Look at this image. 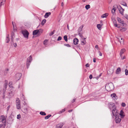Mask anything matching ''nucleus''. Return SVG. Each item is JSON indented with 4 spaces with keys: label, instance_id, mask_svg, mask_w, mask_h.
<instances>
[{
    "label": "nucleus",
    "instance_id": "nucleus-1",
    "mask_svg": "<svg viewBox=\"0 0 128 128\" xmlns=\"http://www.w3.org/2000/svg\"><path fill=\"white\" fill-rule=\"evenodd\" d=\"M114 86L113 84L112 83H110L108 84L106 86V88L107 90L110 92L112 90L114 89Z\"/></svg>",
    "mask_w": 128,
    "mask_h": 128
},
{
    "label": "nucleus",
    "instance_id": "nucleus-2",
    "mask_svg": "<svg viewBox=\"0 0 128 128\" xmlns=\"http://www.w3.org/2000/svg\"><path fill=\"white\" fill-rule=\"evenodd\" d=\"M84 27V25H82L80 26L79 28V29H78V35H79V36L80 37H81L82 38V39H83L84 40H85L86 39V38H82V28Z\"/></svg>",
    "mask_w": 128,
    "mask_h": 128
},
{
    "label": "nucleus",
    "instance_id": "nucleus-3",
    "mask_svg": "<svg viewBox=\"0 0 128 128\" xmlns=\"http://www.w3.org/2000/svg\"><path fill=\"white\" fill-rule=\"evenodd\" d=\"M16 108L18 109H20L21 108L20 104V100L18 98L16 99Z\"/></svg>",
    "mask_w": 128,
    "mask_h": 128
},
{
    "label": "nucleus",
    "instance_id": "nucleus-4",
    "mask_svg": "<svg viewBox=\"0 0 128 128\" xmlns=\"http://www.w3.org/2000/svg\"><path fill=\"white\" fill-rule=\"evenodd\" d=\"M108 105L109 108L110 110H113L116 108L115 104L113 103H110L108 104Z\"/></svg>",
    "mask_w": 128,
    "mask_h": 128
},
{
    "label": "nucleus",
    "instance_id": "nucleus-5",
    "mask_svg": "<svg viewBox=\"0 0 128 128\" xmlns=\"http://www.w3.org/2000/svg\"><path fill=\"white\" fill-rule=\"evenodd\" d=\"M22 76V74L21 73H18L16 74L15 76L16 80L18 81L20 78Z\"/></svg>",
    "mask_w": 128,
    "mask_h": 128
},
{
    "label": "nucleus",
    "instance_id": "nucleus-6",
    "mask_svg": "<svg viewBox=\"0 0 128 128\" xmlns=\"http://www.w3.org/2000/svg\"><path fill=\"white\" fill-rule=\"evenodd\" d=\"M22 33L24 37L27 38L28 37L29 33L26 30H23Z\"/></svg>",
    "mask_w": 128,
    "mask_h": 128
},
{
    "label": "nucleus",
    "instance_id": "nucleus-7",
    "mask_svg": "<svg viewBox=\"0 0 128 128\" xmlns=\"http://www.w3.org/2000/svg\"><path fill=\"white\" fill-rule=\"evenodd\" d=\"M112 113L114 116H117V110L116 109V108L113 109L112 110Z\"/></svg>",
    "mask_w": 128,
    "mask_h": 128
},
{
    "label": "nucleus",
    "instance_id": "nucleus-8",
    "mask_svg": "<svg viewBox=\"0 0 128 128\" xmlns=\"http://www.w3.org/2000/svg\"><path fill=\"white\" fill-rule=\"evenodd\" d=\"M1 122L3 124H6V120L5 116H2L1 117Z\"/></svg>",
    "mask_w": 128,
    "mask_h": 128
},
{
    "label": "nucleus",
    "instance_id": "nucleus-9",
    "mask_svg": "<svg viewBox=\"0 0 128 128\" xmlns=\"http://www.w3.org/2000/svg\"><path fill=\"white\" fill-rule=\"evenodd\" d=\"M116 118L115 119V121L117 123H118L120 122L121 119L119 118L118 116H116Z\"/></svg>",
    "mask_w": 128,
    "mask_h": 128
},
{
    "label": "nucleus",
    "instance_id": "nucleus-10",
    "mask_svg": "<svg viewBox=\"0 0 128 128\" xmlns=\"http://www.w3.org/2000/svg\"><path fill=\"white\" fill-rule=\"evenodd\" d=\"M118 7L120 13L122 15L124 16V15L123 14L124 9L122 8L121 6H119Z\"/></svg>",
    "mask_w": 128,
    "mask_h": 128
},
{
    "label": "nucleus",
    "instance_id": "nucleus-11",
    "mask_svg": "<svg viewBox=\"0 0 128 128\" xmlns=\"http://www.w3.org/2000/svg\"><path fill=\"white\" fill-rule=\"evenodd\" d=\"M111 96L114 100H117L118 98L116 94L115 93H113L111 94Z\"/></svg>",
    "mask_w": 128,
    "mask_h": 128
},
{
    "label": "nucleus",
    "instance_id": "nucleus-12",
    "mask_svg": "<svg viewBox=\"0 0 128 128\" xmlns=\"http://www.w3.org/2000/svg\"><path fill=\"white\" fill-rule=\"evenodd\" d=\"M117 19L119 22L121 24V26H124V22L123 20H122L120 18L118 17L117 18Z\"/></svg>",
    "mask_w": 128,
    "mask_h": 128
},
{
    "label": "nucleus",
    "instance_id": "nucleus-13",
    "mask_svg": "<svg viewBox=\"0 0 128 128\" xmlns=\"http://www.w3.org/2000/svg\"><path fill=\"white\" fill-rule=\"evenodd\" d=\"M63 123H60L56 126V128H62L64 125Z\"/></svg>",
    "mask_w": 128,
    "mask_h": 128
},
{
    "label": "nucleus",
    "instance_id": "nucleus-14",
    "mask_svg": "<svg viewBox=\"0 0 128 128\" xmlns=\"http://www.w3.org/2000/svg\"><path fill=\"white\" fill-rule=\"evenodd\" d=\"M114 72V70L112 69H110L107 71V73L109 75H111Z\"/></svg>",
    "mask_w": 128,
    "mask_h": 128
},
{
    "label": "nucleus",
    "instance_id": "nucleus-15",
    "mask_svg": "<svg viewBox=\"0 0 128 128\" xmlns=\"http://www.w3.org/2000/svg\"><path fill=\"white\" fill-rule=\"evenodd\" d=\"M126 51V49L125 48H122L120 50V56H122V54L123 53H124V52H125Z\"/></svg>",
    "mask_w": 128,
    "mask_h": 128
},
{
    "label": "nucleus",
    "instance_id": "nucleus-16",
    "mask_svg": "<svg viewBox=\"0 0 128 128\" xmlns=\"http://www.w3.org/2000/svg\"><path fill=\"white\" fill-rule=\"evenodd\" d=\"M112 21L113 22L114 24V26L115 27L117 26V25L116 23V20L114 18H112Z\"/></svg>",
    "mask_w": 128,
    "mask_h": 128
},
{
    "label": "nucleus",
    "instance_id": "nucleus-17",
    "mask_svg": "<svg viewBox=\"0 0 128 128\" xmlns=\"http://www.w3.org/2000/svg\"><path fill=\"white\" fill-rule=\"evenodd\" d=\"M103 25L102 24H98L97 25V27L99 30H100L101 29V27Z\"/></svg>",
    "mask_w": 128,
    "mask_h": 128
},
{
    "label": "nucleus",
    "instance_id": "nucleus-18",
    "mask_svg": "<svg viewBox=\"0 0 128 128\" xmlns=\"http://www.w3.org/2000/svg\"><path fill=\"white\" fill-rule=\"evenodd\" d=\"M51 14V13L50 12H46V13L45 15H44V18H48L49 16Z\"/></svg>",
    "mask_w": 128,
    "mask_h": 128
},
{
    "label": "nucleus",
    "instance_id": "nucleus-19",
    "mask_svg": "<svg viewBox=\"0 0 128 128\" xmlns=\"http://www.w3.org/2000/svg\"><path fill=\"white\" fill-rule=\"evenodd\" d=\"M108 13H106L105 14H103L101 16V17L102 18L106 17L108 16Z\"/></svg>",
    "mask_w": 128,
    "mask_h": 128
},
{
    "label": "nucleus",
    "instance_id": "nucleus-20",
    "mask_svg": "<svg viewBox=\"0 0 128 128\" xmlns=\"http://www.w3.org/2000/svg\"><path fill=\"white\" fill-rule=\"evenodd\" d=\"M121 72V69L120 68L118 67L116 71V74H120Z\"/></svg>",
    "mask_w": 128,
    "mask_h": 128
},
{
    "label": "nucleus",
    "instance_id": "nucleus-21",
    "mask_svg": "<svg viewBox=\"0 0 128 128\" xmlns=\"http://www.w3.org/2000/svg\"><path fill=\"white\" fill-rule=\"evenodd\" d=\"M124 112L122 110H121L120 112V114L122 118H123L124 117Z\"/></svg>",
    "mask_w": 128,
    "mask_h": 128
},
{
    "label": "nucleus",
    "instance_id": "nucleus-22",
    "mask_svg": "<svg viewBox=\"0 0 128 128\" xmlns=\"http://www.w3.org/2000/svg\"><path fill=\"white\" fill-rule=\"evenodd\" d=\"M32 60V58L31 56H30V57L27 59V61L31 62V61Z\"/></svg>",
    "mask_w": 128,
    "mask_h": 128
},
{
    "label": "nucleus",
    "instance_id": "nucleus-23",
    "mask_svg": "<svg viewBox=\"0 0 128 128\" xmlns=\"http://www.w3.org/2000/svg\"><path fill=\"white\" fill-rule=\"evenodd\" d=\"M38 34H39L38 32V30H34L33 32V35H36Z\"/></svg>",
    "mask_w": 128,
    "mask_h": 128
},
{
    "label": "nucleus",
    "instance_id": "nucleus-24",
    "mask_svg": "<svg viewBox=\"0 0 128 128\" xmlns=\"http://www.w3.org/2000/svg\"><path fill=\"white\" fill-rule=\"evenodd\" d=\"M5 83L4 84V86H5V89H6V87H7L8 84V82L6 80H5Z\"/></svg>",
    "mask_w": 128,
    "mask_h": 128
},
{
    "label": "nucleus",
    "instance_id": "nucleus-25",
    "mask_svg": "<svg viewBox=\"0 0 128 128\" xmlns=\"http://www.w3.org/2000/svg\"><path fill=\"white\" fill-rule=\"evenodd\" d=\"M46 20L45 19H44L41 22L42 25V26L44 25V24L46 22Z\"/></svg>",
    "mask_w": 128,
    "mask_h": 128
},
{
    "label": "nucleus",
    "instance_id": "nucleus-26",
    "mask_svg": "<svg viewBox=\"0 0 128 128\" xmlns=\"http://www.w3.org/2000/svg\"><path fill=\"white\" fill-rule=\"evenodd\" d=\"M43 31V30L42 29H41L38 30V32L39 34H40L41 33H42Z\"/></svg>",
    "mask_w": 128,
    "mask_h": 128
},
{
    "label": "nucleus",
    "instance_id": "nucleus-27",
    "mask_svg": "<svg viewBox=\"0 0 128 128\" xmlns=\"http://www.w3.org/2000/svg\"><path fill=\"white\" fill-rule=\"evenodd\" d=\"M14 32H12L11 34V38L12 40L14 38Z\"/></svg>",
    "mask_w": 128,
    "mask_h": 128
},
{
    "label": "nucleus",
    "instance_id": "nucleus-28",
    "mask_svg": "<svg viewBox=\"0 0 128 128\" xmlns=\"http://www.w3.org/2000/svg\"><path fill=\"white\" fill-rule=\"evenodd\" d=\"M51 114H49L48 116H46L44 117V119L45 120H46L48 119L51 116Z\"/></svg>",
    "mask_w": 128,
    "mask_h": 128
},
{
    "label": "nucleus",
    "instance_id": "nucleus-29",
    "mask_svg": "<svg viewBox=\"0 0 128 128\" xmlns=\"http://www.w3.org/2000/svg\"><path fill=\"white\" fill-rule=\"evenodd\" d=\"M40 114L42 116H45L46 115V114L45 112H40Z\"/></svg>",
    "mask_w": 128,
    "mask_h": 128
},
{
    "label": "nucleus",
    "instance_id": "nucleus-30",
    "mask_svg": "<svg viewBox=\"0 0 128 128\" xmlns=\"http://www.w3.org/2000/svg\"><path fill=\"white\" fill-rule=\"evenodd\" d=\"M6 126V124H0V128H1L2 126H3V128H4Z\"/></svg>",
    "mask_w": 128,
    "mask_h": 128
},
{
    "label": "nucleus",
    "instance_id": "nucleus-31",
    "mask_svg": "<svg viewBox=\"0 0 128 128\" xmlns=\"http://www.w3.org/2000/svg\"><path fill=\"white\" fill-rule=\"evenodd\" d=\"M31 62L27 61V63H26V65L27 66V68H28L29 67L30 65V63Z\"/></svg>",
    "mask_w": 128,
    "mask_h": 128
},
{
    "label": "nucleus",
    "instance_id": "nucleus-32",
    "mask_svg": "<svg viewBox=\"0 0 128 128\" xmlns=\"http://www.w3.org/2000/svg\"><path fill=\"white\" fill-rule=\"evenodd\" d=\"M85 8L87 10H88L90 8V6L89 5H87L85 6Z\"/></svg>",
    "mask_w": 128,
    "mask_h": 128
},
{
    "label": "nucleus",
    "instance_id": "nucleus-33",
    "mask_svg": "<svg viewBox=\"0 0 128 128\" xmlns=\"http://www.w3.org/2000/svg\"><path fill=\"white\" fill-rule=\"evenodd\" d=\"M74 38V37L73 36H69V37L68 38L69 40H73V38Z\"/></svg>",
    "mask_w": 128,
    "mask_h": 128
},
{
    "label": "nucleus",
    "instance_id": "nucleus-34",
    "mask_svg": "<svg viewBox=\"0 0 128 128\" xmlns=\"http://www.w3.org/2000/svg\"><path fill=\"white\" fill-rule=\"evenodd\" d=\"M78 40H73V42L74 44H76L78 43Z\"/></svg>",
    "mask_w": 128,
    "mask_h": 128
},
{
    "label": "nucleus",
    "instance_id": "nucleus-35",
    "mask_svg": "<svg viewBox=\"0 0 128 128\" xmlns=\"http://www.w3.org/2000/svg\"><path fill=\"white\" fill-rule=\"evenodd\" d=\"M124 16L126 19L128 20V15L127 14H124Z\"/></svg>",
    "mask_w": 128,
    "mask_h": 128
},
{
    "label": "nucleus",
    "instance_id": "nucleus-36",
    "mask_svg": "<svg viewBox=\"0 0 128 128\" xmlns=\"http://www.w3.org/2000/svg\"><path fill=\"white\" fill-rule=\"evenodd\" d=\"M55 31V30H54L53 32H51L50 33L49 35L50 36L54 34Z\"/></svg>",
    "mask_w": 128,
    "mask_h": 128
},
{
    "label": "nucleus",
    "instance_id": "nucleus-37",
    "mask_svg": "<svg viewBox=\"0 0 128 128\" xmlns=\"http://www.w3.org/2000/svg\"><path fill=\"white\" fill-rule=\"evenodd\" d=\"M43 44L45 45H47L48 44V40H44Z\"/></svg>",
    "mask_w": 128,
    "mask_h": 128
},
{
    "label": "nucleus",
    "instance_id": "nucleus-38",
    "mask_svg": "<svg viewBox=\"0 0 128 128\" xmlns=\"http://www.w3.org/2000/svg\"><path fill=\"white\" fill-rule=\"evenodd\" d=\"M125 74L126 75H128V70L126 69L125 70Z\"/></svg>",
    "mask_w": 128,
    "mask_h": 128
},
{
    "label": "nucleus",
    "instance_id": "nucleus-39",
    "mask_svg": "<svg viewBox=\"0 0 128 128\" xmlns=\"http://www.w3.org/2000/svg\"><path fill=\"white\" fill-rule=\"evenodd\" d=\"M126 30V29L125 28H122L120 29V30L122 31H124Z\"/></svg>",
    "mask_w": 128,
    "mask_h": 128
},
{
    "label": "nucleus",
    "instance_id": "nucleus-40",
    "mask_svg": "<svg viewBox=\"0 0 128 128\" xmlns=\"http://www.w3.org/2000/svg\"><path fill=\"white\" fill-rule=\"evenodd\" d=\"M86 43V40L82 41L81 42V44L84 45V44Z\"/></svg>",
    "mask_w": 128,
    "mask_h": 128
},
{
    "label": "nucleus",
    "instance_id": "nucleus-41",
    "mask_svg": "<svg viewBox=\"0 0 128 128\" xmlns=\"http://www.w3.org/2000/svg\"><path fill=\"white\" fill-rule=\"evenodd\" d=\"M64 40H68L67 36V35H65L64 36Z\"/></svg>",
    "mask_w": 128,
    "mask_h": 128
},
{
    "label": "nucleus",
    "instance_id": "nucleus-42",
    "mask_svg": "<svg viewBox=\"0 0 128 128\" xmlns=\"http://www.w3.org/2000/svg\"><path fill=\"white\" fill-rule=\"evenodd\" d=\"M122 4L125 6H127L126 4L124 2H123Z\"/></svg>",
    "mask_w": 128,
    "mask_h": 128
},
{
    "label": "nucleus",
    "instance_id": "nucleus-43",
    "mask_svg": "<svg viewBox=\"0 0 128 128\" xmlns=\"http://www.w3.org/2000/svg\"><path fill=\"white\" fill-rule=\"evenodd\" d=\"M4 91L3 93V96H2V98H4L5 94V92L6 90H4Z\"/></svg>",
    "mask_w": 128,
    "mask_h": 128
},
{
    "label": "nucleus",
    "instance_id": "nucleus-44",
    "mask_svg": "<svg viewBox=\"0 0 128 128\" xmlns=\"http://www.w3.org/2000/svg\"><path fill=\"white\" fill-rule=\"evenodd\" d=\"M118 42H119L121 44H123L124 43V40H121L120 41L118 40Z\"/></svg>",
    "mask_w": 128,
    "mask_h": 128
},
{
    "label": "nucleus",
    "instance_id": "nucleus-45",
    "mask_svg": "<svg viewBox=\"0 0 128 128\" xmlns=\"http://www.w3.org/2000/svg\"><path fill=\"white\" fill-rule=\"evenodd\" d=\"M21 99L22 100H24V101L25 100V98L23 95H22V96L21 97Z\"/></svg>",
    "mask_w": 128,
    "mask_h": 128
},
{
    "label": "nucleus",
    "instance_id": "nucleus-46",
    "mask_svg": "<svg viewBox=\"0 0 128 128\" xmlns=\"http://www.w3.org/2000/svg\"><path fill=\"white\" fill-rule=\"evenodd\" d=\"M21 117L20 115L18 114L17 115V118L18 119H19Z\"/></svg>",
    "mask_w": 128,
    "mask_h": 128
},
{
    "label": "nucleus",
    "instance_id": "nucleus-47",
    "mask_svg": "<svg viewBox=\"0 0 128 128\" xmlns=\"http://www.w3.org/2000/svg\"><path fill=\"white\" fill-rule=\"evenodd\" d=\"M13 45L15 48H16L17 46V44L16 43H13Z\"/></svg>",
    "mask_w": 128,
    "mask_h": 128
},
{
    "label": "nucleus",
    "instance_id": "nucleus-48",
    "mask_svg": "<svg viewBox=\"0 0 128 128\" xmlns=\"http://www.w3.org/2000/svg\"><path fill=\"white\" fill-rule=\"evenodd\" d=\"M12 24L13 26L14 30V31H15L16 30V29L14 28V26L13 22H12Z\"/></svg>",
    "mask_w": 128,
    "mask_h": 128
},
{
    "label": "nucleus",
    "instance_id": "nucleus-49",
    "mask_svg": "<svg viewBox=\"0 0 128 128\" xmlns=\"http://www.w3.org/2000/svg\"><path fill=\"white\" fill-rule=\"evenodd\" d=\"M115 11H116V9L114 8H113L112 10V13H114L115 12Z\"/></svg>",
    "mask_w": 128,
    "mask_h": 128
},
{
    "label": "nucleus",
    "instance_id": "nucleus-50",
    "mask_svg": "<svg viewBox=\"0 0 128 128\" xmlns=\"http://www.w3.org/2000/svg\"><path fill=\"white\" fill-rule=\"evenodd\" d=\"M121 105L123 107H124L126 106V104L124 103H122V104Z\"/></svg>",
    "mask_w": 128,
    "mask_h": 128
},
{
    "label": "nucleus",
    "instance_id": "nucleus-51",
    "mask_svg": "<svg viewBox=\"0 0 128 128\" xmlns=\"http://www.w3.org/2000/svg\"><path fill=\"white\" fill-rule=\"evenodd\" d=\"M62 39V37L60 36H59L58 37V38L57 39V40H61Z\"/></svg>",
    "mask_w": 128,
    "mask_h": 128
},
{
    "label": "nucleus",
    "instance_id": "nucleus-52",
    "mask_svg": "<svg viewBox=\"0 0 128 128\" xmlns=\"http://www.w3.org/2000/svg\"><path fill=\"white\" fill-rule=\"evenodd\" d=\"M92 74H90L89 76V78L91 79L92 78Z\"/></svg>",
    "mask_w": 128,
    "mask_h": 128
},
{
    "label": "nucleus",
    "instance_id": "nucleus-53",
    "mask_svg": "<svg viewBox=\"0 0 128 128\" xmlns=\"http://www.w3.org/2000/svg\"><path fill=\"white\" fill-rule=\"evenodd\" d=\"M64 45L65 46H68V47H70V45H69V44H64Z\"/></svg>",
    "mask_w": 128,
    "mask_h": 128
},
{
    "label": "nucleus",
    "instance_id": "nucleus-54",
    "mask_svg": "<svg viewBox=\"0 0 128 128\" xmlns=\"http://www.w3.org/2000/svg\"><path fill=\"white\" fill-rule=\"evenodd\" d=\"M121 58L122 60H123L125 58V56H124L123 57H122V56H121Z\"/></svg>",
    "mask_w": 128,
    "mask_h": 128
},
{
    "label": "nucleus",
    "instance_id": "nucleus-55",
    "mask_svg": "<svg viewBox=\"0 0 128 128\" xmlns=\"http://www.w3.org/2000/svg\"><path fill=\"white\" fill-rule=\"evenodd\" d=\"M24 111H25V112H27V108H24Z\"/></svg>",
    "mask_w": 128,
    "mask_h": 128
},
{
    "label": "nucleus",
    "instance_id": "nucleus-56",
    "mask_svg": "<svg viewBox=\"0 0 128 128\" xmlns=\"http://www.w3.org/2000/svg\"><path fill=\"white\" fill-rule=\"evenodd\" d=\"M86 67H88L89 66V64H87L86 65Z\"/></svg>",
    "mask_w": 128,
    "mask_h": 128
},
{
    "label": "nucleus",
    "instance_id": "nucleus-57",
    "mask_svg": "<svg viewBox=\"0 0 128 128\" xmlns=\"http://www.w3.org/2000/svg\"><path fill=\"white\" fill-rule=\"evenodd\" d=\"M76 100V99H74L73 100H72V103L74 102Z\"/></svg>",
    "mask_w": 128,
    "mask_h": 128
},
{
    "label": "nucleus",
    "instance_id": "nucleus-58",
    "mask_svg": "<svg viewBox=\"0 0 128 128\" xmlns=\"http://www.w3.org/2000/svg\"><path fill=\"white\" fill-rule=\"evenodd\" d=\"M99 52V55L100 56H102V54L101 52H100V51Z\"/></svg>",
    "mask_w": 128,
    "mask_h": 128
},
{
    "label": "nucleus",
    "instance_id": "nucleus-59",
    "mask_svg": "<svg viewBox=\"0 0 128 128\" xmlns=\"http://www.w3.org/2000/svg\"><path fill=\"white\" fill-rule=\"evenodd\" d=\"M93 62H96V59L95 58H94L93 59Z\"/></svg>",
    "mask_w": 128,
    "mask_h": 128
},
{
    "label": "nucleus",
    "instance_id": "nucleus-60",
    "mask_svg": "<svg viewBox=\"0 0 128 128\" xmlns=\"http://www.w3.org/2000/svg\"><path fill=\"white\" fill-rule=\"evenodd\" d=\"M73 40H78V39L76 38H73Z\"/></svg>",
    "mask_w": 128,
    "mask_h": 128
},
{
    "label": "nucleus",
    "instance_id": "nucleus-61",
    "mask_svg": "<svg viewBox=\"0 0 128 128\" xmlns=\"http://www.w3.org/2000/svg\"><path fill=\"white\" fill-rule=\"evenodd\" d=\"M72 110H69L68 111V112H72Z\"/></svg>",
    "mask_w": 128,
    "mask_h": 128
},
{
    "label": "nucleus",
    "instance_id": "nucleus-62",
    "mask_svg": "<svg viewBox=\"0 0 128 128\" xmlns=\"http://www.w3.org/2000/svg\"><path fill=\"white\" fill-rule=\"evenodd\" d=\"M65 109H63L61 110L62 112H64L65 111Z\"/></svg>",
    "mask_w": 128,
    "mask_h": 128
},
{
    "label": "nucleus",
    "instance_id": "nucleus-63",
    "mask_svg": "<svg viewBox=\"0 0 128 128\" xmlns=\"http://www.w3.org/2000/svg\"><path fill=\"white\" fill-rule=\"evenodd\" d=\"M24 103L23 104H24V105H26V102H25V100H24Z\"/></svg>",
    "mask_w": 128,
    "mask_h": 128
},
{
    "label": "nucleus",
    "instance_id": "nucleus-64",
    "mask_svg": "<svg viewBox=\"0 0 128 128\" xmlns=\"http://www.w3.org/2000/svg\"><path fill=\"white\" fill-rule=\"evenodd\" d=\"M96 48H98V45H96L95 46Z\"/></svg>",
    "mask_w": 128,
    "mask_h": 128
}]
</instances>
